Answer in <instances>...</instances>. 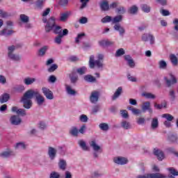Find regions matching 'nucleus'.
Returning <instances> with one entry per match:
<instances>
[{
	"label": "nucleus",
	"mask_w": 178,
	"mask_h": 178,
	"mask_svg": "<svg viewBox=\"0 0 178 178\" xmlns=\"http://www.w3.org/2000/svg\"><path fill=\"white\" fill-rule=\"evenodd\" d=\"M22 102H23V106L25 109H30L33 106V102L31 100L22 99Z\"/></svg>",
	"instance_id": "nucleus-26"
},
{
	"label": "nucleus",
	"mask_w": 178,
	"mask_h": 178,
	"mask_svg": "<svg viewBox=\"0 0 178 178\" xmlns=\"http://www.w3.org/2000/svg\"><path fill=\"white\" fill-rule=\"evenodd\" d=\"M170 76L171 79H168L166 76L164 77L167 87H170L171 86H173V84H176V83H177V79L173 74H170Z\"/></svg>",
	"instance_id": "nucleus-12"
},
{
	"label": "nucleus",
	"mask_w": 178,
	"mask_h": 178,
	"mask_svg": "<svg viewBox=\"0 0 178 178\" xmlns=\"http://www.w3.org/2000/svg\"><path fill=\"white\" fill-rule=\"evenodd\" d=\"M89 145L91 148H92L93 152V158L97 159L99 156V154H102V148L98 144H97V140L92 139L89 141Z\"/></svg>",
	"instance_id": "nucleus-4"
},
{
	"label": "nucleus",
	"mask_w": 178,
	"mask_h": 178,
	"mask_svg": "<svg viewBox=\"0 0 178 178\" xmlns=\"http://www.w3.org/2000/svg\"><path fill=\"white\" fill-rule=\"evenodd\" d=\"M35 97L36 102L38 105H39V106H41V105H42V104L45 102V98L43 97V96L41 95V94H40L39 91L36 92V95H35Z\"/></svg>",
	"instance_id": "nucleus-17"
},
{
	"label": "nucleus",
	"mask_w": 178,
	"mask_h": 178,
	"mask_svg": "<svg viewBox=\"0 0 178 178\" xmlns=\"http://www.w3.org/2000/svg\"><path fill=\"white\" fill-rule=\"evenodd\" d=\"M48 51V46H44L38 51V56H44L45 53Z\"/></svg>",
	"instance_id": "nucleus-31"
},
{
	"label": "nucleus",
	"mask_w": 178,
	"mask_h": 178,
	"mask_svg": "<svg viewBox=\"0 0 178 178\" xmlns=\"http://www.w3.org/2000/svg\"><path fill=\"white\" fill-rule=\"evenodd\" d=\"M138 10V8L136 6H132L130 7L128 10L129 13H131V15H134L135 13H137Z\"/></svg>",
	"instance_id": "nucleus-45"
},
{
	"label": "nucleus",
	"mask_w": 178,
	"mask_h": 178,
	"mask_svg": "<svg viewBox=\"0 0 178 178\" xmlns=\"http://www.w3.org/2000/svg\"><path fill=\"white\" fill-rule=\"evenodd\" d=\"M154 106L156 108V109H162V108H166L167 104L166 102L161 104H155Z\"/></svg>",
	"instance_id": "nucleus-60"
},
{
	"label": "nucleus",
	"mask_w": 178,
	"mask_h": 178,
	"mask_svg": "<svg viewBox=\"0 0 178 178\" xmlns=\"http://www.w3.org/2000/svg\"><path fill=\"white\" fill-rule=\"evenodd\" d=\"M123 20V16L122 15H117L113 17V19H111V23L114 25V30L115 31H118L121 37H123L124 35V33H126V30H124V28L123 26H120V22H122Z\"/></svg>",
	"instance_id": "nucleus-3"
},
{
	"label": "nucleus",
	"mask_w": 178,
	"mask_h": 178,
	"mask_svg": "<svg viewBox=\"0 0 178 178\" xmlns=\"http://www.w3.org/2000/svg\"><path fill=\"white\" fill-rule=\"evenodd\" d=\"M10 99V95L8 93H3L0 96V104H6Z\"/></svg>",
	"instance_id": "nucleus-22"
},
{
	"label": "nucleus",
	"mask_w": 178,
	"mask_h": 178,
	"mask_svg": "<svg viewBox=\"0 0 178 178\" xmlns=\"http://www.w3.org/2000/svg\"><path fill=\"white\" fill-rule=\"evenodd\" d=\"M45 1L47 0H37V1L35 2L37 8H38V9H42L44 5V2H45Z\"/></svg>",
	"instance_id": "nucleus-52"
},
{
	"label": "nucleus",
	"mask_w": 178,
	"mask_h": 178,
	"mask_svg": "<svg viewBox=\"0 0 178 178\" xmlns=\"http://www.w3.org/2000/svg\"><path fill=\"white\" fill-rule=\"evenodd\" d=\"M84 80L88 83H95V81H97V79H95V77L90 74L86 75L84 76Z\"/></svg>",
	"instance_id": "nucleus-33"
},
{
	"label": "nucleus",
	"mask_w": 178,
	"mask_h": 178,
	"mask_svg": "<svg viewBox=\"0 0 178 178\" xmlns=\"http://www.w3.org/2000/svg\"><path fill=\"white\" fill-rule=\"evenodd\" d=\"M170 60L172 65V66H177L178 65V59L176 55L175 54H170Z\"/></svg>",
	"instance_id": "nucleus-29"
},
{
	"label": "nucleus",
	"mask_w": 178,
	"mask_h": 178,
	"mask_svg": "<svg viewBox=\"0 0 178 178\" xmlns=\"http://www.w3.org/2000/svg\"><path fill=\"white\" fill-rule=\"evenodd\" d=\"M10 122L13 126H19L22 123V119L17 115H13L10 118Z\"/></svg>",
	"instance_id": "nucleus-16"
},
{
	"label": "nucleus",
	"mask_w": 178,
	"mask_h": 178,
	"mask_svg": "<svg viewBox=\"0 0 178 178\" xmlns=\"http://www.w3.org/2000/svg\"><path fill=\"white\" fill-rule=\"evenodd\" d=\"M114 163L117 165H126L129 160H127L125 157L118 156L113 159Z\"/></svg>",
	"instance_id": "nucleus-13"
},
{
	"label": "nucleus",
	"mask_w": 178,
	"mask_h": 178,
	"mask_svg": "<svg viewBox=\"0 0 178 178\" xmlns=\"http://www.w3.org/2000/svg\"><path fill=\"white\" fill-rule=\"evenodd\" d=\"M99 44L101 47H111V45H113V42L109 40H101Z\"/></svg>",
	"instance_id": "nucleus-35"
},
{
	"label": "nucleus",
	"mask_w": 178,
	"mask_h": 178,
	"mask_svg": "<svg viewBox=\"0 0 178 178\" xmlns=\"http://www.w3.org/2000/svg\"><path fill=\"white\" fill-rule=\"evenodd\" d=\"M79 120L83 123H87V122H88V117L85 114H82L79 117Z\"/></svg>",
	"instance_id": "nucleus-53"
},
{
	"label": "nucleus",
	"mask_w": 178,
	"mask_h": 178,
	"mask_svg": "<svg viewBox=\"0 0 178 178\" xmlns=\"http://www.w3.org/2000/svg\"><path fill=\"white\" fill-rule=\"evenodd\" d=\"M99 99V92L94 90L90 93V101L91 104H97Z\"/></svg>",
	"instance_id": "nucleus-9"
},
{
	"label": "nucleus",
	"mask_w": 178,
	"mask_h": 178,
	"mask_svg": "<svg viewBox=\"0 0 178 178\" xmlns=\"http://www.w3.org/2000/svg\"><path fill=\"white\" fill-rule=\"evenodd\" d=\"M168 141H170V143H172V144H175V143H177V135H175V134L169 135Z\"/></svg>",
	"instance_id": "nucleus-39"
},
{
	"label": "nucleus",
	"mask_w": 178,
	"mask_h": 178,
	"mask_svg": "<svg viewBox=\"0 0 178 178\" xmlns=\"http://www.w3.org/2000/svg\"><path fill=\"white\" fill-rule=\"evenodd\" d=\"M67 167V163H66V160L60 159L58 162V168L60 170H66V168Z\"/></svg>",
	"instance_id": "nucleus-27"
},
{
	"label": "nucleus",
	"mask_w": 178,
	"mask_h": 178,
	"mask_svg": "<svg viewBox=\"0 0 178 178\" xmlns=\"http://www.w3.org/2000/svg\"><path fill=\"white\" fill-rule=\"evenodd\" d=\"M99 127L103 131H108V130H109V125H108V124L104 122L99 124Z\"/></svg>",
	"instance_id": "nucleus-42"
},
{
	"label": "nucleus",
	"mask_w": 178,
	"mask_h": 178,
	"mask_svg": "<svg viewBox=\"0 0 178 178\" xmlns=\"http://www.w3.org/2000/svg\"><path fill=\"white\" fill-rule=\"evenodd\" d=\"M147 175V178H166V175L161 174L159 172L156 173H149Z\"/></svg>",
	"instance_id": "nucleus-23"
},
{
	"label": "nucleus",
	"mask_w": 178,
	"mask_h": 178,
	"mask_svg": "<svg viewBox=\"0 0 178 178\" xmlns=\"http://www.w3.org/2000/svg\"><path fill=\"white\" fill-rule=\"evenodd\" d=\"M42 92L46 97L47 99H54V92L47 87L42 88Z\"/></svg>",
	"instance_id": "nucleus-8"
},
{
	"label": "nucleus",
	"mask_w": 178,
	"mask_h": 178,
	"mask_svg": "<svg viewBox=\"0 0 178 178\" xmlns=\"http://www.w3.org/2000/svg\"><path fill=\"white\" fill-rule=\"evenodd\" d=\"M16 49V46L12 45L8 47V58L10 60H13V62H19L22 60V57L19 54H16L15 50Z\"/></svg>",
	"instance_id": "nucleus-5"
},
{
	"label": "nucleus",
	"mask_w": 178,
	"mask_h": 178,
	"mask_svg": "<svg viewBox=\"0 0 178 178\" xmlns=\"http://www.w3.org/2000/svg\"><path fill=\"white\" fill-rule=\"evenodd\" d=\"M17 115H19V116H26V110L24 108H19Z\"/></svg>",
	"instance_id": "nucleus-57"
},
{
	"label": "nucleus",
	"mask_w": 178,
	"mask_h": 178,
	"mask_svg": "<svg viewBox=\"0 0 178 178\" xmlns=\"http://www.w3.org/2000/svg\"><path fill=\"white\" fill-rule=\"evenodd\" d=\"M127 109L131 111L134 115H140L141 113V110L133 108L131 106H128Z\"/></svg>",
	"instance_id": "nucleus-36"
},
{
	"label": "nucleus",
	"mask_w": 178,
	"mask_h": 178,
	"mask_svg": "<svg viewBox=\"0 0 178 178\" xmlns=\"http://www.w3.org/2000/svg\"><path fill=\"white\" fill-rule=\"evenodd\" d=\"M56 149L52 147H49L47 154L50 161H54L56 158Z\"/></svg>",
	"instance_id": "nucleus-14"
},
{
	"label": "nucleus",
	"mask_w": 178,
	"mask_h": 178,
	"mask_svg": "<svg viewBox=\"0 0 178 178\" xmlns=\"http://www.w3.org/2000/svg\"><path fill=\"white\" fill-rule=\"evenodd\" d=\"M121 127H122V129H124V130H129V129L131 127V125L130 124V122L126 120H123L121 122Z\"/></svg>",
	"instance_id": "nucleus-37"
},
{
	"label": "nucleus",
	"mask_w": 178,
	"mask_h": 178,
	"mask_svg": "<svg viewBox=\"0 0 178 178\" xmlns=\"http://www.w3.org/2000/svg\"><path fill=\"white\" fill-rule=\"evenodd\" d=\"M86 72H87V67L84 66L76 70L77 74H80L81 76H83V74H86Z\"/></svg>",
	"instance_id": "nucleus-44"
},
{
	"label": "nucleus",
	"mask_w": 178,
	"mask_h": 178,
	"mask_svg": "<svg viewBox=\"0 0 178 178\" xmlns=\"http://www.w3.org/2000/svg\"><path fill=\"white\" fill-rule=\"evenodd\" d=\"M159 69H162L163 70H165L166 67H168V63H166V61L161 60L159 61Z\"/></svg>",
	"instance_id": "nucleus-41"
},
{
	"label": "nucleus",
	"mask_w": 178,
	"mask_h": 178,
	"mask_svg": "<svg viewBox=\"0 0 178 178\" xmlns=\"http://www.w3.org/2000/svg\"><path fill=\"white\" fill-rule=\"evenodd\" d=\"M153 154L156 156L158 161H163L165 159V153L161 149L155 147L153 150Z\"/></svg>",
	"instance_id": "nucleus-6"
},
{
	"label": "nucleus",
	"mask_w": 178,
	"mask_h": 178,
	"mask_svg": "<svg viewBox=\"0 0 178 178\" xmlns=\"http://www.w3.org/2000/svg\"><path fill=\"white\" fill-rule=\"evenodd\" d=\"M70 15H72V12L70 11L60 13L58 18L59 22L66 23V22H67V20L69 19V17H70Z\"/></svg>",
	"instance_id": "nucleus-7"
},
{
	"label": "nucleus",
	"mask_w": 178,
	"mask_h": 178,
	"mask_svg": "<svg viewBox=\"0 0 178 178\" xmlns=\"http://www.w3.org/2000/svg\"><path fill=\"white\" fill-rule=\"evenodd\" d=\"M99 105H95L92 108V113H98L99 112Z\"/></svg>",
	"instance_id": "nucleus-62"
},
{
	"label": "nucleus",
	"mask_w": 178,
	"mask_h": 178,
	"mask_svg": "<svg viewBox=\"0 0 178 178\" xmlns=\"http://www.w3.org/2000/svg\"><path fill=\"white\" fill-rule=\"evenodd\" d=\"M112 22V17L106 15L102 19V23H111Z\"/></svg>",
	"instance_id": "nucleus-50"
},
{
	"label": "nucleus",
	"mask_w": 178,
	"mask_h": 178,
	"mask_svg": "<svg viewBox=\"0 0 178 178\" xmlns=\"http://www.w3.org/2000/svg\"><path fill=\"white\" fill-rule=\"evenodd\" d=\"M81 2V6H80V9H84L87 6V3L90 1V0H80Z\"/></svg>",
	"instance_id": "nucleus-59"
},
{
	"label": "nucleus",
	"mask_w": 178,
	"mask_h": 178,
	"mask_svg": "<svg viewBox=\"0 0 178 178\" xmlns=\"http://www.w3.org/2000/svg\"><path fill=\"white\" fill-rule=\"evenodd\" d=\"M100 8L102 10H104V12H106V10H109L110 9V5L108 1L103 0L100 2Z\"/></svg>",
	"instance_id": "nucleus-21"
},
{
	"label": "nucleus",
	"mask_w": 178,
	"mask_h": 178,
	"mask_svg": "<svg viewBox=\"0 0 178 178\" xmlns=\"http://www.w3.org/2000/svg\"><path fill=\"white\" fill-rule=\"evenodd\" d=\"M162 118H164V119H166V120H168V122H172V120L175 119V118L169 113L163 114L162 115Z\"/></svg>",
	"instance_id": "nucleus-49"
},
{
	"label": "nucleus",
	"mask_w": 178,
	"mask_h": 178,
	"mask_svg": "<svg viewBox=\"0 0 178 178\" xmlns=\"http://www.w3.org/2000/svg\"><path fill=\"white\" fill-rule=\"evenodd\" d=\"M37 91L29 90L24 93L22 99L31 100L33 99V97H35Z\"/></svg>",
	"instance_id": "nucleus-10"
},
{
	"label": "nucleus",
	"mask_w": 178,
	"mask_h": 178,
	"mask_svg": "<svg viewBox=\"0 0 178 178\" xmlns=\"http://www.w3.org/2000/svg\"><path fill=\"white\" fill-rule=\"evenodd\" d=\"M142 40L145 42L149 41L151 45L155 42V37L151 33H145L142 35Z\"/></svg>",
	"instance_id": "nucleus-11"
},
{
	"label": "nucleus",
	"mask_w": 178,
	"mask_h": 178,
	"mask_svg": "<svg viewBox=\"0 0 178 178\" xmlns=\"http://www.w3.org/2000/svg\"><path fill=\"white\" fill-rule=\"evenodd\" d=\"M60 175H59V173L56 172H52L50 174V177H49V178H60Z\"/></svg>",
	"instance_id": "nucleus-63"
},
{
	"label": "nucleus",
	"mask_w": 178,
	"mask_h": 178,
	"mask_svg": "<svg viewBox=\"0 0 178 178\" xmlns=\"http://www.w3.org/2000/svg\"><path fill=\"white\" fill-rule=\"evenodd\" d=\"M13 33H14V31L12 30L4 29L0 31V35H4L5 37H8L9 35H12Z\"/></svg>",
	"instance_id": "nucleus-28"
},
{
	"label": "nucleus",
	"mask_w": 178,
	"mask_h": 178,
	"mask_svg": "<svg viewBox=\"0 0 178 178\" xmlns=\"http://www.w3.org/2000/svg\"><path fill=\"white\" fill-rule=\"evenodd\" d=\"M116 12L117 13L123 15L124 13H126V9H124V7L120 6L116 8Z\"/></svg>",
	"instance_id": "nucleus-56"
},
{
	"label": "nucleus",
	"mask_w": 178,
	"mask_h": 178,
	"mask_svg": "<svg viewBox=\"0 0 178 178\" xmlns=\"http://www.w3.org/2000/svg\"><path fill=\"white\" fill-rule=\"evenodd\" d=\"M35 81V78L26 77L24 79V83L26 86H31Z\"/></svg>",
	"instance_id": "nucleus-30"
},
{
	"label": "nucleus",
	"mask_w": 178,
	"mask_h": 178,
	"mask_svg": "<svg viewBox=\"0 0 178 178\" xmlns=\"http://www.w3.org/2000/svg\"><path fill=\"white\" fill-rule=\"evenodd\" d=\"M124 60L127 62V65L129 66V67H134L136 66L134 60H133L130 55H126L124 56Z\"/></svg>",
	"instance_id": "nucleus-20"
},
{
	"label": "nucleus",
	"mask_w": 178,
	"mask_h": 178,
	"mask_svg": "<svg viewBox=\"0 0 178 178\" xmlns=\"http://www.w3.org/2000/svg\"><path fill=\"white\" fill-rule=\"evenodd\" d=\"M70 134H71V136H73V137H77V136H79V129H77L76 127H72L70 130Z\"/></svg>",
	"instance_id": "nucleus-40"
},
{
	"label": "nucleus",
	"mask_w": 178,
	"mask_h": 178,
	"mask_svg": "<svg viewBox=\"0 0 178 178\" xmlns=\"http://www.w3.org/2000/svg\"><path fill=\"white\" fill-rule=\"evenodd\" d=\"M58 69V65L56 64H53L51 65L50 67L48 68V72L49 73H52L53 72H55Z\"/></svg>",
	"instance_id": "nucleus-55"
},
{
	"label": "nucleus",
	"mask_w": 178,
	"mask_h": 178,
	"mask_svg": "<svg viewBox=\"0 0 178 178\" xmlns=\"http://www.w3.org/2000/svg\"><path fill=\"white\" fill-rule=\"evenodd\" d=\"M122 92H123V88L122 86L118 87L115 90V92H114L113 95L112 96L111 99L113 101L118 99V98H119L120 96L122 95Z\"/></svg>",
	"instance_id": "nucleus-18"
},
{
	"label": "nucleus",
	"mask_w": 178,
	"mask_h": 178,
	"mask_svg": "<svg viewBox=\"0 0 178 178\" xmlns=\"http://www.w3.org/2000/svg\"><path fill=\"white\" fill-rule=\"evenodd\" d=\"M124 54H125L124 49H123V48H121L117 50L115 53V56L117 58H119V56H122V55H124Z\"/></svg>",
	"instance_id": "nucleus-54"
},
{
	"label": "nucleus",
	"mask_w": 178,
	"mask_h": 178,
	"mask_svg": "<svg viewBox=\"0 0 178 178\" xmlns=\"http://www.w3.org/2000/svg\"><path fill=\"white\" fill-rule=\"evenodd\" d=\"M141 108L143 112H147V111L150 114L154 112V110H152V108H151V102H144Z\"/></svg>",
	"instance_id": "nucleus-15"
},
{
	"label": "nucleus",
	"mask_w": 178,
	"mask_h": 178,
	"mask_svg": "<svg viewBox=\"0 0 178 178\" xmlns=\"http://www.w3.org/2000/svg\"><path fill=\"white\" fill-rule=\"evenodd\" d=\"M160 13L162 15V16H169L170 15V13L168 10H161Z\"/></svg>",
	"instance_id": "nucleus-64"
},
{
	"label": "nucleus",
	"mask_w": 178,
	"mask_h": 178,
	"mask_svg": "<svg viewBox=\"0 0 178 178\" xmlns=\"http://www.w3.org/2000/svg\"><path fill=\"white\" fill-rule=\"evenodd\" d=\"M167 170H168V172H170V175H172V176H178V171L175 169V168H167Z\"/></svg>",
	"instance_id": "nucleus-48"
},
{
	"label": "nucleus",
	"mask_w": 178,
	"mask_h": 178,
	"mask_svg": "<svg viewBox=\"0 0 178 178\" xmlns=\"http://www.w3.org/2000/svg\"><path fill=\"white\" fill-rule=\"evenodd\" d=\"M12 155H15V153L12 151H5L0 154L1 158H9V156H12Z\"/></svg>",
	"instance_id": "nucleus-34"
},
{
	"label": "nucleus",
	"mask_w": 178,
	"mask_h": 178,
	"mask_svg": "<svg viewBox=\"0 0 178 178\" xmlns=\"http://www.w3.org/2000/svg\"><path fill=\"white\" fill-rule=\"evenodd\" d=\"M63 37L62 36V35H57L55 39H54V42L56 44H58V45H60V44H62V38Z\"/></svg>",
	"instance_id": "nucleus-51"
},
{
	"label": "nucleus",
	"mask_w": 178,
	"mask_h": 178,
	"mask_svg": "<svg viewBox=\"0 0 178 178\" xmlns=\"http://www.w3.org/2000/svg\"><path fill=\"white\" fill-rule=\"evenodd\" d=\"M70 80L72 84H76V83H77V81L79 80V75H77V74H76V72H72L70 74Z\"/></svg>",
	"instance_id": "nucleus-24"
},
{
	"label": "nucleus",
	"mask_w": 178,
	"mask_h": 178,
	"mask_svg": "<svg viewBox=\"0 0 178 178\" xmlns=\"http://www.w3.org/2000/svg\"><path fill=\"white\" fill-rule=\"evenodd\" d=\"M20 20L22 22V23H29L30 18L29 17V16L24 14H22L20 15Z\"/></svg>",
	"instance_id": "nucleus-47"
},
{
	"label": "nucleus",
	"mask_w": 178,
	"mask_h": 178,
	"mask_svg": "<svg viewBox=\"0 0 178 178\" xmlns=\"http://www.w3.org/2000/svg\"><path fill=\"white\" fill-rule=\"evenodd\" d=\"M142 95L143 97H145V98H147V99H155V96L152 95V93L143 92Z\"/></svg>",
	"instance_id": "nucleus-46"
},
{
	"label": "nucleus",
	"mask_w": 178,
	"mask_h": 178,
	"mask_svg": "<svg viewBox=\"0 0 178 178\" xmlns=\"http://www.w3.org/2000/svg\"><path fill=\"white\" fill-rule=\"evenodd\" d=\"M25 88L23 85H19L15 88V91H17V92H22V91H24Z\"/></svg>",
	"instance_id": "nucleus-61"
},
{
	"label": "nucleus",
	"mask_w": 178,
	"mask_h": 178,
	"mask_svg": "<svg viewBox=\"0 0 178 178\" xmlns=\"http://www.w3.org/2000/svg\"><path fill=\"white\" fill-rule=\"evenodd\" d=\"M65 91L67 95H70V97H74L77 94V92H76L74 89H72L69 85H65Z\"/></svg>",
	"instance_id": "nucleus-19"
},
{
	"label": "nucleus",
	"mask_w": 178,
	"mask_h": 178,
	"mask_svg": "<svg viewBox=\"0 0 178 178\" xmlns=\"http://www.w3.org/2000/svg\"><path fill=\"white\" fill-rule=\"evenodd\" d=\"M78 144L83 151H88L90 149L88 146H87V143L83 140H79Z\"/></svg>",
	"instance_id": "nucleus-32"
},
{
	"label": "nucleus",
	"mask_w": 178,
	"mask_h": 178,
	"mask_svg": "<svg viewBox=\"0 0 178 178\" xmlns=\"http://www.w3.org/2000/svg\"><path fill=\"white\" fill-rule=\"evenodd\" d=\"M159 127V121L158 120V118L155 117L152 118L151 122V129L152 130H155Z\"/></svg>",
	"instance_id": "nucleus-25"
},
{
	"label": "nucleus",
	"mask_w": 178,
	"mask_h": 178,
	"mask_svg": "<svg viewBox=\"0 0 178 178\" xmlns=\"http://www.w3.org/2000/svg\"><path fill=\"white\" fill-rule=\"evenodd\" d=\"M84 37H86V33H79L76 36V38H75V42L76 44H79L80 43V40L82 39V38H84Z\"/></svg>",
	"instance_id": "nucleus-43"
},
{
	"label": "nucleus",
	"mask_w": 178,
	"mask_h": 178,
	"mask_svg": "<svg viewBox=\"0 0 178 178\" xmlns=\"http://www.w3.org/2000/svg\"><path fill=\"white\" fill-rule=\"evenodd\" d=\"M121 116L124 119H127L129 118V113H127V111L126 110H122L120 111Z\"/></svg>",
	"instance_id": "nucleus-58"
},
{
	"label": "nucleus",
	"mask_w": 178,
	"mask_h": 178,
	"mask_svg": "<svg viewBox=\"0 0 178 178\" xmlns=\"http://www.w3.org/2000/svg\"><path fill=\"white\" fill-rule=\"evenodd\" d=\"M104 60V54H98L97 59L95 60V56L91 55L89 57V67L90 69H98V70H104V63L102 60Z\"/></svg>",
	"instance_id": "nucleus-1"
},
{
	"label": "nucleus",
	"mask_w": 178,
	"mask_h": 178,
	"mask_svg": "<svg viewBox=\"0 0 178 178\" xmlns=\"http://www.w3.org/2000/svg\"><path fill=\"white\" fill-rule=\"evenodd\" d=\"M56 19L54 17H51L48 19L47 24L45 25L46 33H49L54 30V34H58L62 35V27L56 26Z\"/></svg>",
	"instance_id": "nucleus-2"
},
{
	"label": "nucleus",
	"mask_w": 178,
	"mask_h": 178,
	"mask_svg": "<svg viewBox=\"0 0 178 178\" xmlns=\"http://www.w3.org/2000/svg\"><path fill=\"white\" fill-rule=\"evenodd\" d=\"M140 8L145 13H149V12H151V7L147 4H142Z\"/></svg>",
	"instance_id": "nucleus-38"
}]
</instances>
